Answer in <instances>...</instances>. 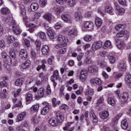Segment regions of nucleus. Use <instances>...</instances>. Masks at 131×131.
<instances>
[{"label":"nucleus","instance_id":"nucleus-60","mask_svg":"<svg viewBox=\"0 0 131 131\" xmlns=\"http://www.w3.org/2000/svg\"><path fill=\"white\" fill-rule=\"evenodd\" d=\"M8 86V83L6 81L0 82V88H6Z\"/></svg>","mask_w":131,"mask_h":131},{"label":"nucleus","instance_id":"nucleus-26","mask_svg":"<svg viewBox=\"0 0 131 131\" xmlns=\"http://www.w3.org/2000/svg\"><path fill=\"white\" fill-rule=\"evenodd\" d=\"M14 83L16 86H22L23 83H24V80L23 78L17 79Z\"/></svg>","mask_w":131,"mask_h":131},{"label":"nucleus","instance_id":"nucleus-58","mask_svg":"<svg viewBox=\"0 0 131 131\" xmlns=\"http://www.w3.org/2000/svg\"><path fill=\"white\" fill-rule=\"evenodd\" d=\"M2 58H3V61L6 60L8 57H9V56L7 54V52H5V51L2 52Z\"/></svg>","mask_w":131,"mask_h":131},{"label":"nucleus","instance_id":"nucleus-41","mask_svg":"<svg viewBox=\"0 0 131 131\" xmlns=\"http://www.w3.org/2000/svg\"><path fill=\"white\" fill-rule=\"evenodd\" d=\"M26 96H27L26 101L28 103H30V102H31V101H32V98L33 96L32 95V94L30 93H27L26 94Z\"/></svg>","mask_w":131,"mask_h":131},{"label":"nucleus","instance_id":"nucleus-21","mask_svg":"<svg viewBox=\"0 0 131 131\" xmlns=\"http://www.w3.org/2000/svg\"><path fill=\"white\" fill-rule=\"evenodd\" d=\"M118 66V68L121 70L122 71H125L126 69V64L125 63V61H121Z\"/></svg>","mask_w":131,"mask_h":131},{"label":"nucleus","instance_id":"nucleus-7","mask_svg":"<svg viewBox=\"0 0 131 131\" xmlns=\"http://www.w3.org/2000/svg\"><path fill=\"white\" fill-rule=\"evenodd\" d=\"M102 45H103V42H102V41H98L93 43L92 46V51H93V52L98 51V50H99V49H101V48H102Z\"/></svg>","mask_w":131,"mask_h":131},{"label":"nucleus","instance_id":"nucleus-30","mask_svg":"<svg viewBox=\"0 0 131 131\" xmlns=\"http://www.w3.org/2000/svg\"><path fill=\"white\" fill-rule=\"evenodd\" d=\"M31 63L30 60H28L21 65L20 68H22L23 69H26L30 66Z\"/></svg>","mask_w":131,"mask_h":131},{"label":"nucleus","instance_id":"nucleus-6","mask_svg":"<svg viewBox=\"0 0 131 131\" xmlns=\"http://www.w3.org/2000/svg\"><path fill=\"white\" fill-rule=\"evenodd\" d=\"M57 41L61 42V45H66L69 42V39L63 35H59L57 36Z\"/></svg>","mask_w":131,"mask_h":131},{"label":"nucleus","instance_id":"nucleus-35","mask_svg":"<svg viewBox=\"0 0 131 131\" xmlns=\"http://www.w3.org/2000/svg\"><path fill=\"white\" fill-rule=\"evenodd\" d=\"M112 47L113 46L111 41L107 40L105 42L103 46L104 49H108V48H110L111 49Z\"/></svg>","mask_w":131,"mask_h":131},{"label":"nucleus","instance_id":"nucleus-59","mask_svg":"<svg viewBox=\"0 0 131 131\" xmlns=\"http://www.w3.org/2000/svg\"><path fill=\"white\" fill-rule=\"evenodd\" d=\"M60 109L61 110H64L65 111H67V110H68V106L67 104H62L59 106Z\"/></svg>","mask_w":131,"mask_h":131},{"label":"nucleus","instance_id":"nucleus-57","mask_svg":"<svg viewBox=\"0 0 131 131\" xmlns=\"http://www.w3.org/2000/svg\"><path fill=\"white\" fill-rule=\"evenodd\" d=\"M99 55L101 57H107L108 53L104 50L99 51Z\"/></svg>","mask_w":131,"mask_h":131},{"label":"nucleus","instance_id":"nucleus-51","mask_svg":"<svg viewBox=\"0 0 131 131\" xmlns=\"http://www.w3.org/2000/svg\"><path fill=\"white\" fill-rule=\"evenodd\" d=\"M83 92V88L82 86L79 87V90L76 91V95H79L82 94Z\"/></svg>","mask_w":131,"mask_h":131},{"label":"nucleus","instance_id":"nucleus-25","mask_svg":"<svg viewBox=\"0 0 131 131\" xmlns=\"http://www.w3.org/2000/svg\"><path fill=\"white\" fill-rule=\"evenodd\" d=\"M95 23L96 27L100 28V27L102 26V24H103V21L101 18L96 17L95 20Z\"/></svg>","mask_w":131,"mask_h":131},{"label":"nucleus","instance_id":"nucleus-17","mask_svg":"<svg viewBox=\"0 0 131 131\" xmlns=\"http://www.w3.org/2000/svg\"><path fill=\"white\" fill-rule=\"evenodd\" d=\"M75 19L77 22H80L82 21L83 17L80 12H75L74 14Z\"/></svg>","mask_w":131,"mask_h":131},{"label":"nucleus","instance_id":"nucleus-31","mask_svg":"<svg viewBox=\"0 0 131 131\" xmlns=\"http://www.w3.org/2000/svg\"><path fill=\"white\" fill-rule=\"evenodd\" d=\"M121 126L123 129H126L128 127V124L127 123V121L126 119L122 120Z\"/></svg>","mask_w":131,"mask_h":131},{"label":"nucleus","instance_id":"nucleus-22","mask_svg":"<svg viewBox=\"0 0 131 131\" xmlns=\"http://www.w3.org/2000/svg\"><path fill=\"white\" fill-rule=\"evenodd\" d=\"M6 41L8 42V43L10 44V43H13L14 41L16 40L15 39V37L12 35H8L6 36Z\"/></svg>","mask_w":131,"mask_h":131},{"label":"nucleus","instance_id":"nucleus-33","mask_svg":"<svg viewBox=\"0 0 131 131\" xmlns=\"http://www.w3.org/2000/svg\"><path fill=\"white\" fill-rule=\"evenodd\" d=\"M43 18L47 21H52L53 15L51 13H46L43 15Z\"/></svg>","mask_w":131,"mask_h":131},{"label":"nucleus","instance_id":"nucleus-19","mask_svg":"<svg viewBox=\"0 0 131 131\" xmlns=\"http://www.w3.org/2000/svg\"><path fill=\"white\" fill-rule=\"evenodd\" d=\"M99 116L101 119H107L109 117V112H102L99 114Z\"/></svg>","mask_w":131,"mask_h":131},{"label":"nucleus","instance_id":"nucleus-15","mask_svg":"<svg viewBox=\"0 0 131 131\" xmlns=\"http://www.w3.org/2000/svg\"><path fill=\"white\" fill-rule=\"evenodd\" d=\"M56 116L57 117V120H58V121L61 122H63L64 120V115H63V113L58 111L56 113Z\"/></svg>","mask_w":131,"mask_h":131},{"label":"nucleus","instance_id":"nucleus-24","mask_svg":"<svg viewBox=\"0 0 131 131\" xmlns=\"http://www.w3.org/2000/svg\"><path fill=\"white\" fill-rule=\"evenodd\" d=\"M49 51L50 48H49V46L47 45H44L42 46L41 49V52L43 55H48V54H49Z\"/></svg>","mask_w":131,"mask_h":131},{"label":"nucleus","instance_id":"nucleus-12","mask_svg":"<svg viewBox=\"0 0 131 131\" xmlns=\"http://www.w3.org/2000/svg\"><path fill=\"white\" fill-rule=\"evenodd\" d=\"M27 115V114L25 112H21L16 117V122H20L24 120V118Z\"/></svg>","mask_w":131,"mask_h":131},{"label":"nucleus","instance_id":"nucleus-63","mask_svg":"<svg viewBox=\"0 0 131 131\" xmlns=\"http://www.w3.org/2000/svg\"><path fill=\"white\" fill-rule=\"evenodd\" d=\"M39 4L40 5L41 7H45L46 5H47V0H40Z\"/></svg>","mask_w":131,"mask_h":131},{"label":"nucleus","instance_id":"nucleus-56","mask_svg":"<svg viewBox=\"0 0 131 131\" xmlns=\"http://www.w3.org/2000/svg\"><path fill=\"white\" fill-rule=\"evenodd\" d=\"M108 59L110 63H111V64H114V63H115V61H116V59L115 58V57L113 56H110Z\"/></svg>","mask_w":131,"mask_h":131},{"label":"nucleus","instance_id":"nucleus-28","mask_svg":"<svg viewBox=\"0 0 131 131\" xmlns=\"http://www.w3.org/2000/svg\"><path fill=\"white\" fill-rule=\"evenodd\" d=\"M98 68L97 66H91L88 67V71L89 73H93V72H96L98 71Z\"/></svg>","mask_w":131,"mask_h":131},{"label":"nucleus","instance_id":"nucleus-8","mask_svg":"<svg viewBox=\"0 0 131 131\" xmlns=\"http://www.w3.org/2000/svg\"><path fill=\"white\" fill-rule=\"evenodd\" d=\"M84 27L88 31H92L94 29V23L92 21H85L84 23Z\"/></svg>","mask_w":131,"mask_h":131},{"label":"nucleus","instance_id":"nucleus-37","mask_svg":"<svg viewBox=\"0 0 131 131\" xmlns=\"http://www.w3.org/2000/svg\"><path fill=\"white\" fill-rule=\"evenodd\" d=\"M107 102L110 105L112 106H115L116 102L115 99L112 97H108L107 99Z\"/></svg>","mask_w":131,"mask_h":131},{"label":"nucleus","instance_id":"nucleus-40","mask_svg":"<svg viewBox=\"0 0 131 131\" xmlns=\"http://www.w3.org/2000/svg\"><path fill=\"white\" fill-rule=\"evenodd\" d=\"M37 35L38 36H39V37L40 38H41V39H46V33L42 32V31H40L37 33Z\"/></svg>","mask_w":131,"mask_h":131},{"label":"nucleus","instance_id":"nucleus-52","mask_svg":"<svg viewBox=\"0 0 131 131\" xmlns=\"http://www.w3.org/2000/svg\"><path fill=\"white\" fill-rule=\"evenodd\" d=\"M21 92H22V89L20 88L16 90V93H15V92H13L14 98H17V97H18L19 95H20V93H21Z\"/></svg>","mask_w":131,"mask_h":131},{"label":"nucleus","instance_id":"nucleus-9","mask_svg":"<svg viewBox=\"0 0 131 131\" xmlns=\"http://www.w3.org/2000/svg\"><path fill=\"white\" fill-rule=\"evenodd\" d=\"M19 57L22 60H26L28 58V53L26 49H21L19 51Z\"/></svg>","mask_w":131,"mask_h":131},{"label":"nucleus","instance_id":"nucleus-27","mask_svg":"<svg viewBox=\"0 0 131 131\" xmlns=\"http://www.w3.org/2000/svg\"><path fill=\"white\" fill-rule=\"evenodd\" d=\"M105 12H107L108 14L110 15H114V10L110 6H106L105 8Z\"/></svg>","mask_w":131,"mask_h":131},{"label":"nucleus","instance_id":"nucleus-49","mask_svg":"<svg viewBox=\"0 0 131 131\" xmlns=\"http://www.w3.org/2000/svg\"><path fill=\"white\" fill-rule=\"evenodd\" d=\"M125 47V44L124 41H121L118 45L117 48L119 50H121V49H123Z\"/></svg>","mask_w":131,"mask_h":131},{"label":"nucleus","instance_id":"nucleus-29","mask_svg":"<svg viewBox=\"0 0 131 131\" xmlns=\"http://www.w3.org/2000/svg\"><path fill=\"white\" fill-rule=\"evenodd\" d=\"M46 93V90L45 89L41 88L38 91V96L39 98H43Z\"/></svg>","mask_w":131,"mask_h":131},{"label":"nucleus","instance_id":"nucleus-55","mask_svg":"<svg viewBox=\"0 0 131 131\" xmlns=\"http://www.w3.org/2000/svg\"><path fill=\"white\" fill-rule=\"evenodd\" d=\"M125 34V32H124V31H121L120 32L116 34V36L117 37H118V38H119L120 37H122V36H123Z\"/></svg>","mask_w":131,"mask_h":131},{"label":"nucleus","instance_id":"nucleus-5","mask_svg":"<svg viewBox=\"0 0 131 131\" xmlns=\"http://www.w3.org/2000/svg\"><path fill=\"white\" fill-rule=\"evenodd\" d=\"M26 82L27 85H29V84H32V85H34V84H36V85H40V84H41V81H40V80L32 78L28 79Z\"/></svg>","mask_w":131,"mask_h":131},{"label":"nucleus","instance_id":"nucleus-20","mask_svg":"<svg viewBox=\"0 0 131 131\" xmlns=\"http://www.w3.org/2000/svg\"><path fill=\"white\" fill-rule=\"evenodd\" d=\"M61 19L67 23H71V18L67 14L61 15Z\"/></svg>","mask_w":131,"mask_h":131},{"label":"nucleus","instance_id":"nucleus-2","mask_svg":"<svg viewBox=\"0 0 131 131\" xmlns=\"http://www.w3.org/2000/svg\"><path fill=\"white\" fill-rule=\"evenodd\" d=\"M94 95H95V89L88 86V89L85 92V95L88 96V97H87V101L91 102L92 99H93L92 97H93Z\"/></svg>","mask_w":131,"mask_h":131},{"label":"nucleus","instance_id":"nucleus-14","mask_svg":"<svg viewBox=\"0 0 131 131\" xmlns=\"http://www.w3.org/2000/svg\"><path fill=\"white\" fill-rule=\"evenodd\" d=\"M49 123L52 126H57L59 123H60L58 120L55 118H50L49 121Z\"/></svg>","mask_w":131,"mask_h":131},{"label":"nucleus","instance_id":"nucleus-50","mask_svg":"<svg viewBox=\"0 0 131 131\" xmlns=\"http://www.w3.org/2000/svg\"><path fill=\"white\" fill-rule=\"evenodd\" d=\"M125 13V10L123 8H120L118 10V15L119 16H122V15H124Z\"/></svg>","mask_w":131,"mask_h":131},{"label":"nucleus","instance_id":"nucleus-47","mask_svg":"<svg viewBox=\"0 0 131 131\" xmlns=\"http://www.w3.org/2000/svg\"><path fill=\"white\" fill-rule=\"evenodd\" d=\"M20 16L21 17L23 16H26V9L24 6L20 8Z\"/></svg>","mask_w":131,"mask_h":131},{"label":"nucleus","instance_id":"nucleus-44","mask_svg":"<svg viewBox=\"0 0 131 131\" xmlns=\"http://www.w3.org/2000/svg\"><path fill=\"white\" fill-rule=\"evenodd\" d=\"M76 34H77V30L76 28L71 30L69 32V35H76Z\"/></svg>","mask_w":131,"mask_h":131},{"label":"nucleus","instance_id":"nucleus-1","mask_svg":"<svg viewBox=\"0 0 131 131\" xmlns=\"http://www.w3.org/2000/svg\"><path fill=\"white\" fill-rule=\"evenodd\" d=\"M42 104L45 106L42 110L41 111V114L42 115H47L49 112H50V110H51L52 106L49 103L47 102H44L42 103Z\"/></svg>","mask_w":131,"mask_h":131},{"label":"nucleus","instance_id":"nucleus-4","mask_svg":"<svg viewBox=\"0 0 131 131\" xmlns=\"http://www.w3.org/2000/svg\"><path fill=\"white\" fill-rule=\"evenodd\" d=\"M121 98L123 104H127L129 99V93L127 91L123 92L121 95Z\"/></svg>","mask_w":131,"mask_h":131},{"label":"nucleus","instance_id":"nucleus-53","mask_svg":"<svg viewBox=\"0 0 131 131\" xmlns=\"http://www.w3.org/2000/svg\"><path fill=\"white\" fill-rule=\"evenodd\" d=\"M46 94L47 96H50L52 94V90H51V87L49 85L46 88Z\"/></svg>","mask_w":131,"mask_h":131},{"label":"nucleus","instance_id":"nucleus-3","mask_svg":"<svg viewBox=\"0 0 131 131\" xmlns=\"http://www.w3.org/2000/svg\"><path fill=\"white\" fill-rule=\"evenodd\" d=\"M56 49H60L58 53L60 54H64L67 52V45L66 44H57L55 46Z\"/></svg>","mask_w":131,"mask_h":131},{"label":"nucleus","instance_id":"nucleus-32","mask_svg":"<svg viewBox=\"0 0 131 131\" xmlns=\"http://www.w3.org/2000/svg\"><path fill=\"white\" fill-rule=\"evenodd\" d=\"M52 103L53 107H57V106H59L60 104H61V101H57L55 98H53L52 99Z\"/></svg>","mask_w":131,"mask_h":131},{"label":"nucleus","instance_id":"nucleus-43","mask_svg":"<svg viewBox=\"0 0 131 131\" xmlns=\"http://www.w3.org/2000/svg\"><path fill=\"white\" fill-rule=\"evenodd\" d=\"M83 39L85 41H91L92 39H93V36L91 35H86L84 37Z\"/></svg>","mask_w":131,"mask_h":131},{"label":"nucleus","instance_id":"nucleus-16","mask_svg":"<svg viewBox=\"0 0 131 131\" xmlns=\"http://www.w3.org/2000/svg\"><path fill=\"white\" fill-rule=\"evenodd\" d=\"M30 8H29L28 11L29 12H34L38 9V4L36 3H32L31 4Z\"/></svg>","mask_w":131,"mask_h":131},{"label":"nucleus","instance_id":"nucleus-64","mask_svg":"<svg viewBox=\"0 0 131 131\" xmlns=\"http://www.w3.org/2000/svg\"><path fill=\"white\" fill-rule=\"evenodd\" d=\"M113 75L115 77V78L117 79L118 78H120V77L122 76V73L117 74L115 72L114 73Z\"/></svg>","mask_w":131,"mask_h":131},{"label":"nucleus","instance_id":"nucleus-48","mask_svg":"<svg viewBox=\"0 0 131 131\" xmlns=\"http://www.w3.org/2000/svg\"><path fill=\"white\" fill-rule=\"evenodd\" d=\"M84 62L86 63V64H93V63H94V61H93L91 57H86Z\"/></svg>","mask_w":131,"mask_h":131},{"label":"nucleus","instance_id":"nucleus-13","mask_svg":"<svg viewBox=\"0 0 131 131\" xmlns=\"http://www.w3.org/2000/svg\"><path fill=\"white\" fill-rule=\"evenodd\" d=\"M47 34L51 39H54L55 38V35H56V33L52 28H49L47 30Z\"/></svg>","mask_w":131,"mask_h":131},{"label":"nucleus","instance_id":"nucleus-46","mask_svg":"<svg viewBox=\"0 0 131 131\" xmlns=\"http://www.w3.org/2000/svg\"><path fill=\"white\" fill-rule=\"evenodd\" d=\"M6 64H8V66L12 65V58L10 56H7L6 60H4Z\"/></svg>","mask_w":131,"mask_h":131},{"label":"nucleus","instance_id":"nucleus-38","mask_svg":"<svg viewBox=\"0 0 131 131\" xmlns=\"http://www.w3.org/2000/svg\"><path fill=\"white\" fill-rule=\"evenodd\" d=\"M125 28V25L124 24L117 25L115 26V28L116 30H120V31L123 30V29H124Z\"/></svg>","mask_w":131,"mask_h":131},{"label":"nucleus","instance_id":"nucleus-61","mask_svg":"<svg viewBox=\"0 0 131 131\" xmlns=\"http://www.w3.org/2000/svg\"><path fill=\"white\" fill-rule=\"evenodd\" d=\"M31 121L33 122V124H36L38 123V120L36 117H33L31 118Z\"/></svg>","mask_w":131,"mask_h":131},{"label":"nucleus","instance_id":"nucleus-54","mask_svg":"<svg viewBox=\"0 0 131 131\" xmlns=\"http://www.w3.org/2000/svg\"><path fill=\"white\" fill-rule=\"evenodd\" d=\"M69 4V6L70 7H73L76 4L75 0H67Z\"/></svg>","mask_w":131,"mask_h":131},{"label":"nucleus","instance_id":"nucleus-34","mask_svg":"<svg viewBox=\"0 0 131 131\" xmlns=\"http://www.w3.org/2000/svg\"><path fill=\"white\" fill-rule=\"evenodd\" d=\"M125 82L126 84H131V75L127 74L125 78Z\"/></svg>","mask_w":131,"mask_h":131},{"label":"nucleus","instance_id":"nucleus-45","mask_svg":"<svg viewBox=\"0 0 131 131\" xmlns=\"http://www.w3.org/2000/svg\"><path fill=\"white\" fill-rule=\"evenodd\" d=\"M35 45L37 49V51H39L40 50V46L41 45V42L40 40L37 39L35 41Z\"/></svg>","mask_w":131,"mask_h":131},{"label":"nucleus","instance_id":"nucleus-11","mask_svg":"<svg viewBox=\"0 0 131 131\" xmlns=\"http://www.w3.org/2000/svg\"><path fill=\"white\" fill-rule=\"evenodd\" d=\"M90 118L93 120L94 124H97L98 123V118L97 116L95 114V112L94 111L91 110L89 113Z\"/></svg>","mask_w":131,"mask_h":131},{"label":"nucleus","instance_id":"nucleus-39","mask_svg":"<svg viewBox=\"0 0 131 131\" xmlns=\"http://www.w3.org/2000/svg\"><path fill=\"white\" fill-rule=\"evenodd\" d=\"M1 14L3 15H8L10 13V10L8 8H3L1 9Z\"/></svg>","mask_w":131,"mask_h":131},{"label":"nucleus","instance_id":"nucleus-18","mask_svg":"<svg viewBox=\"0 0 131 131\" xmlns=\"http://www.w3.org/2000/svg\"><path fill=\"white\" fill-rule=\"evenodd\" d=\"M12 31L14 33V34H16V35H18L22 32V31L21 29H20V28L18 26H12Z\"/></svg>","mask_w":131,"mask_h":131},{"label":"nucleus","instance_id":"nucleus-10","mask_svg":"<svg viewBox=\"0 0 131 131\" xmlns=\"http://www.w3.org/2000/svg\"><path fill=\"white\" fill-rule=\"evenodd\" d=\"M90 83L93 85H101L102 81L99 78H93L91 79Z\"/></svg>","mask_w":131,"mask_h":131},{"label":"nucleus","instance_id":"nucleus-36","mask_svg":"<svg viewBox=\"0 0 131 131\" xmlns=\"http://www.w3.org/2000/svg\"><path fill=\"white\" fill-rule=\"evenodd\" d=\"M38 109H39V105L38 104H34L30 108V111L31 112H36L38 111Z\"/></svg>","mask_w":131,"mask_h":131},{"label":"nucleus","instance_id":"nucleus-42","mask_svg":"<svg viewBox=\"0 0 131 131\" xmlns=\"http://www.w3.org/2000/svg\"><path fill=\"white\" fill-rule=\"evenodd\" d=\"M9 55L12 59H15L16 58V53H15V51L13 49L11 48L9 50Z\"/></svg>","mask_w":131,"mask_h":131},{"label":"nucleus","instance_id":"nucleus-23","mask_svg":"<svg viewBox=\"0 0 131 131\" xmlns=\"http://www.w3.org/2000/svg\"><path fill=\"white\" fill-rule=\"evenodd\" d=\"M64 8L63 7L55 8L54 9V13L57 16H60Z\"/></svg>","mask_w":131,"mask_h":131},{"label":"nucleus","instance_id":"nucleus-62","mask_svg":"<svg viewBox=\"0 0 131 131\" xmlns=\"http://www.w3.org/2000/svg\"><path fill=\"white\" fill-rule=\"evenodd\" d=\"M62 26H63V24H62L60 23H57L54 25V28H55V29H60V28L62 27Z\"/></svg>","mask_w":131,"mask_h":131}]
</instances>
